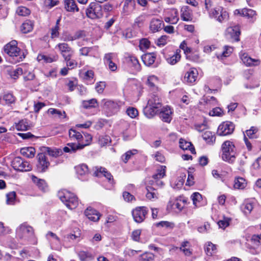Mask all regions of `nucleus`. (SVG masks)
I'll return each instance as SVG.
<instances>
[{
  "mask_svg": "<svg viewBox=\"0 0 261 261\" xmlns=\"http://www.w3.org/2000/svg\"><path fill=\"white\" fill-rule=\"evenodd\" d=\"M230 219L228 217H223L222 219L218 222V225L220 228L225 229L229 226Z\"/></svg>",
  "mask_w": 261,
  "mask_h": 261,
  "instance_id": "obj_55",
  "label": "nucleus"
},
{
  "mask_svg": "<svg viewBox=\"0 0 261 261\" xmlns=\"http://www.w3.org/2000/svg\"><path fill=\"white\" fill-rule=\"evenodd\" d=\"M102 103V109L107 116H111L116 113L119 110L120 106L116 101L108 99H103Z\"/></svg>",
  "mask_w": 261,
  "mask_h": 261,
  "instance_id": "obj_9",
  "label": "nucleus"
},
{
  "mask_svg": "<svg viewBox=\"0 0 261 261\" xmlns=\"http://www.w3.org/2000/svg\"><path fill=\"white\" fill-rule=\"evenodd\" d=\"M202 138L209 144H213L216 140L215 136L210 131L204 132L202 135Z\"/></svg>",
  "mask_w": 261,
  "mask_h": 261,
  "instance_id": "obj_44",
  "label": "nucleus"
},
{
  "mask_svg": "<svg viewBox=\"0 0 261 261\" xmlns=\"http://www.w3.org/2000/svg\"><path fill=\"white\" fill-rule=\"evenodd\" d=\"M258 129L257 127L252 126L250 129H247L244 133V137H248L250 139H254L257 138V132Z\"/></svg>",
  "mask_w": 261,
  "mask_h": 261,
  "instance_id": "obj_37",
  "label": "nucleus"
},
{
  "mask_svg": "<svg viewBox=\"0 0 261 261\" xmlns=\"http://www.w3.org/2000/svg\"><path fill=\"white\" fill-rule=\"evenodd\" d=\"M65 8L68 12L79 11V8L74 0H65Z\"/></svg>",
  "mask_w": 261,
  "mask_h": 261,
  "instance_id": "obj_34",
  "label": "nucleus"
},
{
  "mask_svg": "<svg viewBox=\"0 0 261 261\" xmlns=\"http://www.w3.org/2000/svg\"><path fill=\"white\" fill-rule=\"evenodd\" d=\"M34 24L31 20H27L21 26V31L23 33H27L31 32L33 28Z\"/></svg>",
  "mask_w": 261,
  "mask_h": 261,
  "instance_id": "obj_43",
  "label": "nucleus"
},
{
  "mask_svg": "<svg viewBox=\"0 0 261 261\" xmlns=\"http://www.w3.org/2000/svg\"><path fill=\"white\" fill-rule=\"evenodd\" d=\"M30 126L27 119H22L15 123V128L18 131H25L30 129Z\"/></svg>",
  "mask_w": 261,
  "mask_h": 261,
  "instance_id": "obj_35",
  "label": "nucleus"
},
{
  "mask_svg": "<svg viewBox=\"0 0 261 261\" xmlns=\"http://www.w3.org/2000/svg\"><path fill=\"white\" fill-rule=\"evenodd\" d=\"M247 185L245 178L243 177H236L234 180V188L238 189H243Z\"/></svg>",
  "mask_w": 261,
  "mask_h": 261,
  "instance_id": "obj_38",
  "label": "nucleus"
},
{
  "mask_svg": "<svg viewBox=\"0 0 261 261\" xmlns=\"http://www.w3.org/2000/svg\"><path fill=\"white\" fill-rule=\"evenodd\" d=\"M172 112L169 106L163 107L160 112V117L164 122H170L172 119Z\"/></svg>",
  "mask_w": 261,
  "mask_h": 261,
  "instance_id": "obj_23",
  "label": "nucleus"
},
{
  "mask_svg": "<svg viewBox=\"0 0 261 261\" xmlns=\"http://www.w3.org/2000/svg\"><path fill=\"white\" fill-rule=\"evenodd\" d=\"M148 213L147 208L145 206H138L132 211L134 220L137 223L142 222Z\"/></svg>",
  "mask_w": 261,
  "mask_h": 261,
  "instance_id": "obj_13",
  "label": "nucleus"
},
{
  "mask_svg": "<svg viewBox=\"0 0 261 261\" xmlns=\"http://www.w3.org/2000/svg\"><path fill=\"white\" fill-rule=\"evenodd\" d=\"M228 34H229L232 39L234 41H239V36L240 35V31L239 27L235 26L234 27H230L228 28L227 30Z\"/></svg>",
  "mask_w": 261,
  "mask_h": 261,
  "instance_id": "obj_31",
  "label": "nucleus"
},
{
  "mask_svg": "<svg viewBox=\"0 0 261 261\" xmlns=\"http://www.w3.org/2000/svg\"><path fill=\"white\" fill-rule=\"evenodd\" d=\"M6 202L7 204L13 205L14 204L16 201V193L14 191H12L6 195Z\"/></svg>",
  "mask_w": 261,
  "mask_h": 261,
  "instance_id": "obj_49",
  "label": "nucleus"
},
{
  "mask_svg": "<svg viewBox=\"0 0 261 261\" xmlns=\"http://www.w3.org/2000/svg\"><path fill=\"white\" fill-rule=\"evenodd\" d=\"M16 235L21 239L29 241L34 237L33 228L27 224L23 223L17 228Z\"/></svg>",
  "mask_w": 261,
  "mask_h": 261,
  "instance_id": "obj_6",
  "label": "nucleus"
},
{
  "mask_svg": "<svg viewBox=\"0 0 261 261\" xmlns=\"http://www.w3.org/2000/svg\"><path fill=\"white\" fill-rule=\"evenodd\" d=\"M82 106L85 109H91L98 107V102L95 98H92L88 100H84Z\"/></svg>",
  "mask_w": 261,
  "mask_h": 261,
  "instance_id": "obj_41",
  "label": "nucleus"
},
{
  "mask_svg": "<svg viewBox=\"0 0 261 261\" xmlns=\"http://www.w3.org/2000/svg\"><path fill=\"white\" fill-rule=\"evenodd\" d=\"M234 14L240 15L250 19L251 22H254L256 19V11L249 8H244L241 10L237 9L234 11Z\"/></svg>",
  "mask_w": 261,
  "mask_h": 261,
  "instance_id": "obj_16",
  "label": "nucleus"
},
{
  "mask_svg": "<svg viewBox=\"0 0 261 261\" xmlns=\"http://www.w3.org/2000/svg\"><path fill=\"white\" fill-rule=\"evenodd\" d=\"M37 171L41 173L45 172L50 165V163L46 155L44 153H39L37 156Z\"/></svg>",
  "mask_w": 261,
  "mask_h": 261,
  "instance_id": "obj_10",
  "label": "nucleus"
},
{
  "mask_svg": "<svg viewBox=\"0 0 261 261\" xmlns=\"http://www.w3.org/2000/svg\"><path fill=\"white\" fill-rule=\"evenodd\" d=\"M164 20L168 23L176 24L178 20V11L176 9H167L164 11Z\"/></svg>",
  "mask_w": 261,
  "mask_h": 261,
  "instance_id": "obj_14",
  "label": "nucleus"
},
{
  "mask_svg": "<svg viewBox=\"0 0 261 261\" xmlns=\"http://www.w3.org/2000/svg\"><path fill=\"white\" fill-rule=\"evenodd\" d=\"M150 46V41L146 38H143L140 41L139 47L141 50L148 48Z\"/></svg>",
  "mask_w": 261,
  "mask_h": 261,
  "instance_id": "obj_60",
  "label": "nucleus"
},
{
  "mask_svg": "<svg viewBox=\"0 0 261 261\" xmlns=\"http://www.w3.org/2000/svg\"><path fill=\"white\" fill-rule=\"evenodd\" d=\"M251 242L254 246L261 248V234L253 235Z\"/></svg>",
  "mask_w": 261,
  "mask_h": 261,
  "instance_id": "obj_51",
  "label": "nucleus"
},
{
  "mask_svg": "<svg viewBox=\"0 0 261 261\" xmlns=\"http://www.w3.org/2000/svg\"><path fill=\"white\" fill-rule=\"evenodd\" d=\"M60 200L69 209L75 208L79 204L77 197L72 193L66 190H63L58 193Z\"/></svg>",
  "mask_w": 261,
  "mask_h": 261,
  "instance_id": "obj_3",
  "label": "nucleus"
},
{
  "mask_svg": "<svg viewBox=\"0 0 261 261\" xmlns=\"http://www.w3.org/2000/svg\"><path fill=\"white\" fill-rule=\"evenodd\" d=\"M76 173L79 176L86 175L89 174V169L87 165L83 164L75 167Z\"/></svg>",
  "mask_w": 261,
  "mask_h": 261,
  "instance_id": "obj_36",
  "label": "nucleus"
},
{
  "mask_svg": "<svg viewBox=\"0 0 261 261\" xmlns=\"http://www.w3.org/2000/svg\"><path fill=\"white\" fill-rule=\"evenodd\" d=\"M233 48L229 46H225L223 52L217 55L219 59L223 60V58L229 57L233 51Z\"/></svg>",
  "mask_w": 261,
  "mask_h": 261,
  "instance_id": "obj_45",
  "label": "nucleus"
},
{
  "mask_svg": "<svg viewBox=\"0 0 261 261\" xmlns=\"http://www.w3.org/2000/svg\"><path fill=\"white\" fill-rule=\"evenodd\" d=\"M222 158L225 161L232 163L236 158L235 146L232 142L226 141L222 145Z\"/></svg>",
  "mask_w": 261,
  "mask_h": 261,
  "instance_id": "obj_4",
  "label": "nucleus"
},
{
  "mask_svg": "<svg viewBox=\"0 0 261 261\" xmlns=\"http://www.w3.org/2000/svg\"><path fill=\"white\" fill-rule=\"evenodd\" d=\"M156 59V55L153 53H147L142 56V60L144 64L147 66L153 64Z\"/></svg>",
  "mask_w": 261,
  "mask_h": 261,
  "instance_id": "obj_28",
  "label": "nucleus"
},
{
  "mask_svg": "<svg viewBox=\"0 0 261 261\" xmlns=\"http://www.w3.org/2000/svg\"><path fill=\"white\" fill-rule=\"evenodd\" d=\"M48 113L53 115L55 117L59 118H65L66 117V114L65 111H61L54 108L49 109L48 110Z\"/></svg>",
  "mask_w": 261,
  "mask_h": 261,
  "instance_id": "obj_39",
  "label": "nucleus"
},
{
  "mask_svg": "<svg viewBox=\"0 0 261 261\" xmlns=\"http://www.w3.org/2000/svg\"><path fill=\"white\" fill-rule=\"evenodd\" d=\"M81 145H77L73 143L68 144V146L65 147L63 150L65 152H75L77 149H82L85 146L89 145L92 139L91 135L88 133H84Z\"/></svg>",
  "mask_w": 261,
  "mask_h": 261,
  "instance_id": "obj_5",
  "label": "nucleus"
},
{
  "mask_svg": "<svg viewBox=\"0 0 261 261\" xmlns=\"http://www.w3.org/2000/svg\"><path fill=\"white\" fill-rule=\"evenodd\" d=\"M31 179L40 190L43 192L47 190V185L44 179L38 178L35 175H32Z\"/></svg>",
  "mask_w": 261,
  "mask_h": 261,
  "instance_id": "obj_26",
  "label": "nucleus"
},
{
  "mask_svg": "<svg viewBox=\"0 0 261 261\" xmlns=\"http://www.w3.org/2000/svg\"><path fill=\"white\" fill-rule=\"evenodd\" d=\"M163 24V22L159 19L153 18L150 22L149 30L152 33L159 31Z\"/></svg>",
  "mask_w": 261,
  "mask_h": 261,
  "instance_id": "obj_27",
  "label": "nucleus"
},
{
  "mask_svg": "<svg viewBox=\"0 0 261 261\" xmlns=\"http://www.w3.org/2000/svg\"><path fill=\"white\" fill-rule=\"evenodd\" d=\"M86 15L93 19L101 17L103 15L101 6L96 3H91L86 10Z\"/></svg>",
  "mask_w": 261,
  "mask_h": 261,
  "instance_id": "obj_8",
  "label": "nucleus"
},
{
  "mask_svg": "<svg viewBox=\"0 0 261 261\" xmlns=\"http://www.w3.org/2000/svg\"><path fill=\"white\" fill-rule=\"evenodd\" d=\"M56 48L58 49L64 59L72 57L73 50L72 48L66 43H60L58 44Z\"/></svg>",
  "mask_w": 261,
  "mask_h": 261,
  "instance_id": "obj_15",
  "label": "nucleus"
},
{
  "mask_svg": "<svg viewBox=\"0 0 261 261\" xmlns=\"http://www.w3.org/2000/svg\"><path fill=\"white\" fill-rule=\"evenodd\" d=\"M85 214L86 217L91 221L93 222L97 221L99 218L100 215L95 210L91 207H88L85 211Z\"/></svg>",
  "mask_w": 261,
  "mask_h": 261,
  "instance_id": "obj_24",
  "label": "nucleus"
},
{
  "mask_svg": "<svg viewBox=\"0 0 261 261\" xmlns=\"http://www.w3.org/2000/svg\"><path fill=\"white\" fill-rule=\"evenodd\" d=\"M125 62L128 66L135 71H139L141 70V65L138 60L133 56H129L125 58Z\"/></svg>",
  "mask_w": 261,
  "mask_h": 261,
  "instance_id": "obj_19",
  "label": "nucleus"
},
{
  "mask_svg": "<svg viewBox=\"0 0 261 261\" xmlns=\"http://www.w3.org/2000/svg\"><path fill=\"white\" fill-rule=\"evenodd\" d=\"M79 256L82 261H88L92 259V255L90 253L84 251L79 253Z\"/></svg>",
  "mask_w": 261,
  "mask_h": 261,
  "instance_id": "obj_52",
  "label": "nucleus"
},
{
  "mask_svg": "<svg viewBox=\"0 0 261 261\" xmlns=\"http://www.w3.org/2000/svg\"><path fill=\"white\" fill-rule=\"evenodd\" d=\"M127 114L132 118H135L138 115V110L133 107H129L126 110Z\"/></svg>",
  "mask_w": 261,
  "mask_h": 261,
  "instance_id": "obj_62",
  "label": "nucleus"
},
{
  "mask_svg": "<svg viewBox=\"0 0 261 261\" xmlns=\"http://www.w3.org/2000/svg\"><path fill=\"white\" fill-rule=\"evenodd\" d=\"M158 82V77L155 75H150L148 77L147 85L150 88H154Z\"/></svg>",
  "mask_w": 261,
  "mask_h": 261,
  "instance_id": "obj_56",
  "label": "nucleus"
},
{
  "mask_svg": "<svg viewBox=\"0 0 261 261\" xmlns=\"http://www.w3.org/2000/svg\"><path fill=\"white\" fill-rule=\"evenodd\" d=\"M20 153L29 158H33L35 155V149L33 147H26L20 149Z\"/></svg>",
  "mask_w": 261,
  "mask_h": 261,
  "instance_id": "obj_42",
  "label": "nucleus"
},
{
  "mask_svg": "<svg viewBox=\"0 0 261 261\" xmlns=\"http://www.w3.org/2000/svg\"><path fill=\"white\" fill-rule=\"evenodd\" d=\"M154 258V255L150 252H145L139 256L140 261H153Z\"/></svg>",
  "mask_w": 261,
  "mask_h": 261,
  "instance_id": "obj_50",
  "label": "nucleus"
},
{
  "mask_svg": "<svg viewBox=\"0 0 261 261\" xmlns=\"http://www.w3.org/2000/svg\"><path fill=\"white\" fill-rule=\"evenodd\" d=\"M12 166L15 170L19 171H28L31 170L32 168L30 164L23 161L20 157H15L12 161Z\"/></svg>",
  "mask_w": 261,
  "mask_h": 261,
  "instance_id": "obj_11",
  "label": "nucleus"
},
{
  "mask_svg": "<svg viewBox=\"0 0 261 261\" xmlns=\"http://www.w3.org/2000/svg\"><path fill=\"white\" fill-rule=\"evenodd\" d=\"M161 107L160 98L157 96L153 95L149 99L147 105L144 109V113L147 117L152 118L160 111Z\"/></svg>",
  "mask_w": 261,
  "mask_h": 261,
  "instance_id": "obj_2",
  "label": "nucleus"
},
{
  "mask_svg": "<svg viewBox=\"0 0 261 261\" xmlns=\"http://www.w3.org/2000/svg\"><path fill=\"white\" fill-rule=\"evenodd\" d=\"M94 175L95 176H98V177L104 176L111 183H113V182H114L113 176L105 168H102L101 167H95V170L94 172Z\"/></svg>",
  "mask_w": 261,
  "mask_h": 261,
  "instance_id": "obj_21",
  "label": "nucleus"
},
{
  "mask_svg": "<svg viewBox=\"0 0 261 261\" xmlns=\"http://www.w3.org/2000/svg\"><path fill=\"white\" fill-rule=\"evenodd\" d=\"M181 19L185 21H192L193 19L192 10L189 6H185L180 9Z\"/></svg>",
  "mask_w": 261,
  "mask_h": 261,
  "instance_id": "obj_20",
  "label": "nucleus"
},
{
  "mask_svg": "<svg viewBox=\"0 0 261 261\" xmlns=\"http://www.w3.org/2000/svg\"><path fill=\"white\" fill-rule=\"evenodd\" d=\"M146 19V16L144 14H142L137 17L134 22V25L138 27H141Z\"/></svg>",
  "mask_w": 261,
  "mask_h": 261,
  "instance_id": "obj_59",
  "label": "nucleus"
},
{
  "mask_svg": "<svg viewBox=\"0 0 261 261\" xmlns=\"http://www.w3.org/2000/svg\"><path fill=\"white\" fill-rule=\"evenodd\" d=\"M111 140L109 136H101L99 137L98 143L101 146L110 144Z\"/></svg>",
  "mask_w": 261,
  "mask_h": 261,
  "instance_id": "obj_54",
  "label": "nucleus"
},
{
  "mask_svg": "<svg viewBox=\"0 0 261 261\" xmlns=\"http://www.w3.org/2000/svg\"><path fill=\"white\" fill-rule=\"evenodd\" d=\"M45 151L49 156L53 158H57L61 155L62 154V151L61 149L55 148L46 147Z\"/></svg>",
  "mask_w": 261,
  "mask_h": 261,
  "instance_id": "obj_40",
  "label": "nucleus"
},
{
  "mask_svg": "<svg viewBox=\"0 0 261 261\" xmlns=\"http://www.w3.org/2000/svg\"><path fill=\"white\" fill-rule=\"evenodd\" d=\"M16 12L19 16H25L30 14V10L25 7H19Z\"/></svg>",
  "mask_w": 261,
  "mask_h": 261,
  "instance_id": "obj_57",
  "label": "nucleus"
},
{
  "mask_svg": "<svg viewBox=\"0 0 261 261\" xmlns=\"http://www.w3.org/2000/svg\"><path fill=\"white\" fill-rule=\"evenodd\" d=\"M146 190V197L148 199L154 200L158 198L159 194L153 187L147 186Z\"/></svg>",
  "mask_w": 261,
  "mask_h": 261,
  "instance_id": "obj_33",
  "label": "nucleus"
},
{
  "mask_svg": "<svg viewBox=\"0 0 261 261\" xmlns=\"http://www.w3.org/2000/svg\"><path fill=\"white\" fill-rule=\"evenodd\" d=\"M168 41L169 36L167 35H163L155 41V44L159 47H163L167 44Z\"/></svg>",
  "mask_w": 261,
  "mask_h": 261,
  "instance_id": "obj_48",
  "label": "nucleus"
},
{
  "mask_svg": "<svg viewBox=\"0 0 261 261\" xmlns=\"http://www.w3.org/2000/svg\"><path fill=\"white\" fill-rule=\"evenodd\" d=\"M208 13L211 18H214L220 22L227 20L228 18L227 12L223 7L220 6L211 9Z\"/></svg>",
  "mask_w": 261,
  "mask_h": 261,
  "instance_id": "obj_7",
  "label": "nucleus"
},
{
  "mask_svg": "<svg viewBox=\"0 0 261 261\" xmlns=\"http://www.w3.org/2000/svg\"><path fill=\"white\" fill-rule=\"evenodd\" d=\"M204 251L208 256H212L217 252V246L211 242H207L204 245Z\"/></svg>",
  "mask_w": 261,
  "mask_h": 261,
  "instance_id": "obj_29",
  "label": "nucleus"
},
{
  "mask_svg": "<svg viewBox=\"0 0 261 261\" xmlns=\"http://www.w3.org/2000/svg\"><path fill=\"white\" fill-rule=\"evenodd\" d=\"M179 146L180 148H181L182 149L189 150L192 153H196L195 148L191 142L187 141L186 140L183 139H180L179 140Z\"/></svg>",
  "mask_w": 261,
  "mask_h": 261,
  "instance_id": "obj_32",
  "label": "nucleus"
},
{
  "mask_svg": "<svg viewBox=\"0 0 261 261\" xmlns=\"http://www.w3.org/2000/svg\"><path fill=\"white\" fill-rule=\"evenodd\" d=\"M243 212L246 214H249L253 208V203L250 201H245L242 206Z\"/></svg>",
  "mask_w": 261,
  "mask_h": 261,
  "instance_id": "obj_46",
  "label": "nucleus"
},
{
  "mask_svg": "<svg viewBox=\"0 0 261 261\" xmlns=\"http://www.w3.org/2000/svg\"><path fill=\"white\" fill-rule=\"evenodd\" d=\"M204 101L207 106H216L217 104V100L214 96H207L205 98Z\"/></svg>",
  "mask_w": 261,
  "mask_h": 261,
  "instance_id": "obj_63",
  "label": "nucleus"
},
{
  "mask_svg": "<svg viewBox=\"0 0 261 261\" xmlns=\"http://www.w3.org/2000/svg\"><path fill=\"white\" fill-rule=\"evenodd\" d=\"M136 4L134 0H125L123 7V13L124 15L132 13L135 9Z\"/></svg>",
  "mask_w": 261,
  "mask_h": 261,
  "instance_id": "obj_25",
  "label": "nucleus"
},
{
  "mask_svg": "<svg viewBox=\"0 0 261 261\" xmlns=\"http://www.w3.org/2000/svg\"><path fill=\"white\" fill-rule=\"evenodd\" d=\"M186 57L188 59L193 62H197L199 61L200 57L197 53H192L191 51Z\"/></svg>",
  "mask_w": 261,
  "mask_h": 261,
  "instance_id": "obj_64",
  "label": "nucleus"
},
{
  "mask_svg": "<svg viewBox=\"0 0 261 261\" xmlns=\"http://www.w3.org/2000/svg\"><path fill=\"white\" fill-rule=\"evenodd\" d=\"M166 168L165 166H161L160 168L156 170V173L152 176L153 178L155 180L156 185L162 186L164 185L162 181L159 180L160 179L164 177L166 175Z\"/></svg>",
  "mask_w": 261,
  "mask_h": 261,
  "instance_id": "obj_22",
  "label": "nucleus"
},
{
  "mask_svg": "<svg viewBox=\"0 0 261 261\" xmlns=\"http://www.w3.org/2000/svg\"><path fill=\"white\" fill-rule=\"evenodd\" d=\"M23 69L20 67H18L15 70L9 71L10 76L14 80L18 79L20 75L23 74Z\"/></svg>",
  "mask_w": 261,
  "mask_h": 261,
  "instance_id": "obj_53",
  "label": "nucleus"
},
{
  "mask_svg": "<svg viewBox=\"0 0 261 261\" xmlns=\"http://www.w3.org/2000/svg\"><path fill=\"white\" fill-rule=\"evenodd\" d=\"M180 53V50L177 49L173 55H171L167 57L166 60L167 62L171 65H175L177 63L181 58Z\"/></svg>",
  "mask_w": 261,
  "mask_h": 261,
  "instance_id": "obj_30",
  "label": "nucleus"
},
{
  "mask_svg": "<svg viewBox=\"0 0 261 261\" xmlns=\"http://www.w3.org/2000/svg\"><path fill=\"white\" fill-rule=\"evenodd\" d=\"M239 56L242 62L246 66H258L260 63V61L259 59H252L247 53L243 51L240 53Z\"/></svg>",
  "mask_w": 261,
  "mask_h": 261,
  "instance_id": "obj_17",
  "label": "nucleus"
},
{
  "mask_svg": "<svg viewBox=\"0 0 261 261\" xmlns=\"http://www.w3.org/2000/svg\"><path fill=\"white\" fill-rule=\"evenodd\" d=\"M198 74V71L195 68H190L185 73L184 81L188 84H193L196 81Z\"/></svg>",
  "mask_w": 261,
  "mask_h": 261,
  "instance_id": "obj_18",
  "label": "nucleus"
},
{
  "mask_svg": "<svg viewBox=\"0 0 261 261\" xmlns=\"http://www.w3.org/2000/svg\"><path fill=\"white\" fill-rule=\"evenodd\" d=\"M138 153V150L136 149H133L131 150L127 151L121 156V159L125 163H127V161L131 159L132 156Z\"/></svg>",
  "mask_w": 261,
  "mask_h": 261,
  "instance_id": "obj_47",
  "label": "nucleus"
},
{
  "mask_svg": "<svg viewBox=\"0 0 261 261\" xmlns=\"http://www.w3.org/2000/svg\"><path fill=\"white\" fill-rule=\"evenodd\" d=\"M37 60L39 61L44 60L46 63H51L56 61L57 59L55 58H52L50 57H48L44 55H39L37 57Z\"/></svg>",
  "mask_w": 261,
  "mask_h": 261,
  "instance_id": "obj_61",
  "label": "nucleus"
},
{
  "mask_svg": "<svg viewBox=\"0 0 261 261\" xmlns=\"http://www.w3.org/2000/svg\"><path fill=\"white\" fill-rule=\"evenodd\" d=\"M189 246V242L188 241H185L182 243L181 245V247L180 248V250L182 251L184 254L186 255H190L191 254V252L189 248H187Z\"/></svg>",
  "mask_w": 261,
  "mask_h": 261,
  "instance_id": "obj_58",
  "label": "nucleus"
},
{
  "mask_svg": "<svg viewBox=\"0 0 261 261\" xmlns=\"http://www.w3.org/2000/svg\"><path fill=\"white\" fill-rule=\"evenodd\" d=\"M4 49L5 53L11 58V62L14 64L22 61L27 54V51L21 50L17 47V42L16 40H12L7 43L4 46Z\"/></svg>",
  "mask_w": 261,
  "mask_h": 261,
  "instance_id": "obj_1",
  "label": "nucleus"
},
{
  "mask_svg": "<svg viewBox=\"0 0 261 261\" xmlns=\"http://www.w3.org/2000/svg\"><path fill=\"white\" fill-rule=\"evenodd\" d=\"M234 129V125L230 121H226L219 125L217 134L220 136H224L231 134Z\"/></svg>",
  "mask_w": 261,
  "mask_h": 261,
  "instance_id": "obj_12",
  "label": "nucleus"
}]
</instances>
